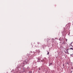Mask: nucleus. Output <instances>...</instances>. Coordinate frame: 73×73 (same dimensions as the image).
I'll return each instance as SVG.
<instances>
[{"label":"nucleus","mask_w":73,"mask_h":73,"mask_svg":"<svg viewBox=\"0 0 73 73\" xmlns=\"http://www.w3.org/2000/svg\"><path fill=\"white\" fill-rule=\"evenodd\" d=\"M24 62V64H25V63H27V62H26L25 61Z\"/></svg>","instance_id":"nucleus-4"},{"label":"nucleus","mask_w":73,"mask_h":73,"mask_svg":"<svg viewBox=\"0 0 73 73\" xmlns=\"http://www.w3.org/2000/svg\"><path fill=\"white\" fill-rule=\"evenodd\" d=\"M62 40H64V39H62Z\"/></svg>","instance_id":"nucleus-7"},{"label":"nucleus","mask_w":73,"mask_h":73,"mask_svg":"<svg viewBox=\"0 0 73 73\" xmlns=\"http://www.w3.org/2000/svg\"><path fill=\"white\" fill-rule=\"evenodd\" d=\"M52 65V63H51L50 64H49V66H50V65Z\"/></svg>","instance_id":"nucleus-2"},{"label":"nucleus","mask_w":73,"mask_h":73,"mask_svg":"<svg viewBox=\"0 0 73 73\" xmlns=\"http://www.w3.org/2000/svg\"><path fill=\"white\" fill-rule=\"evenodd\" d=\"M69 49H70V50H73V49L72 48H70Z\"/></svg>","instance_id":"nucleus-1"},{"label":"nucleus","mask_w":73,"mask_h":73,"mask_svg":"<svg viewBox=\"0 0 73 73\" xmlns=\"http://www.w3.org/2000/svg\"><path fill=\"white\" fill-rule=\"evenodd\" d=\"M39 70H40V68H39Z\"/></svg>","instance_id":"nucleus-6"},{"label":"nucleus","mask_w":73,"mask_h":73,"mask_svg":"<svg viewBox=\"0 0 73 73\" xmlns=\"http://www.w3.org/2000/svg\"><path fill=\"white\" fill-rule=\"evenodd\" d=\"M66 41H67V40H66Z\"/></svg>","instance_id":"nucleus-8"},{"label":"nucleus","mask_w":73,"mask_h":73,"mask_svg":"<svg viewBox=\"0 0 73 73\" xmlns=\"http://www.w3.org/2000/svg\"><path fill=\"white\" fill-rule=\"evenodd\" d=\"M62 43V44H65V42L64 41Z\"/></svg>","instance_id":"nucleus-3"},{"label":"nucleus","mask_w":73,"mask_h":73,"mask_svg":"<svg viewBox=\"0 0 73 73\" xmlns=\"http://www.w3.org/2000/svg\"><path fill=\"white\" fill-rule=\"evenodd\" d=\"M49 54V52H48V53L47 54Z\"/></svg>","instance_id":"nucleus-5"}]
</instances>
